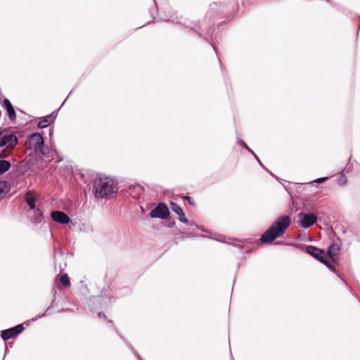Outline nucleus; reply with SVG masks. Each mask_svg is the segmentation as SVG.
Returning <instances> with one entry per match:
<instances>
[{
    "mask_svg": "<svg viewBox=\"0 0 360 360\" xmlns=\"http://www.w3.org/2000/svg\"><path fill=\"white\" fill-rule=\"evenodd\" d=\"M290 218L288 215H283L278 217L262 235L260 240L264 243H271L284 234L285 230L290 226Z\"/></svg>",
    "mask_w": 360,
    "mask_h": 360,
    "instance_id": "1",
    "label": "nucleus"
},
{
    "mask_svg": "<svg viewBox=\"0 0 360 360\" xmlns=\"http://www.w3.org/2000/svg\"><path fill=\"white\" fill-rule=\"evenodd\" d=\"M93 190L96 198H103L116 192V184L108 177L97 176L94 182Z\"/></svg>",
    "mask_w": 360,
    "mask_h": 360,
    "instance_id": "2",
    "label": "nucleus"
},
{
    "mask_svg": "<svg viewBox=\"0 0 360 360\" xmlns=\"http://www.w3.org/2000/svg\"><path fill=\"white\" fill-rule=\"evenodd\" d=\"M44 143L43 137L39 133L31 134L26 142L27 148L33 150L34 152H39L43 155H47L49 153V148Z\"/></svg>",
    "mask_w": 360,
    "mask_h": 360,
    "instance_id": "3",
    "label": "nucleus"
},
{
    "mask_svg": "<svg viewBox=\"0 0 360 360\" xmlns=\"http://www.w3.org/2000/svg\"><path fill=\"white\" fill-rule=\"evenodd\" d=\"M306 251L309 255L324 264L329 269L336 272L335 268L327 260L326 255L323 250L312 245H308L306 248Z\"/></svg>",
    "mask_w": 360,
    "mask_h": 360,
    "instance_id": "4",
    "label": "nucleus"
},
{
    "mask_svg": "<svg viewBox=\"0 0 360 360\" xmlns=\"http://www.w3.org/2000/svg\"><path fill=\"white\" fill-rule=\"evenodd\" d=\"M17 143L15 135L9 132H0V147L6 146L8 149H13Z\"/></svg>",
    "mask_w": 360,
    "mask_h": 360,
    "instance_id": "5",
    "label": "nucleus"
},
{
    "mask_svg": "<svg viewBox=\"0 0 360 360\" xmlns=\"http://www.w3.org/2000/svg\"><path fill=\"white\" fill-rule=\"evenodd\" d=\"M300 226L304 229H308L317 221V217L314 214L300 212L298 214Z\"/></svg>",
    "mask_w": 360,
    "mask_h": 360,
    "instance_id": "6",
    "label": "nucleus"
},
{
    "mask_svg": "<svg viewBox=\"0 0 360 360\" xmlns=\"http://www.w3.org/2000/svg\"><path fill=\"white\" fill-rule=\"evenodd\" d=\"M169 211L167 206L164 203H159L158 206L151 210L150 216L152 218H160L165 219L169 216Z\"/></svg>",
    "mask_w": 360,
    "mask_h": 360,
    "instance_id": "7",
    "label": "nucleus"
},
{
    "mask_svg": "<svg viewBox=\"0 0 360 360\" xmlns=\"http://www.w3.org/2000/svg\"><path fill=\"white\" fill-rule=\"evenodd\" d=\"M24 330L23 324H18L13 328L1 331V338L4 340L14 338Z\"/></svg>",
    "mask_w": 360,
    "mask_h": 360,
    "instance_id": "8",
    "label": "nucleus"
},
{
    "mask_svg": "<svg viewBox=\"0 0 360 360\" xmlns=\"http://www.w3.org/2000/svg\"><path fill=\"white\" fill-rule=\"evenodd\" d=\"M51 216L54 221L61 224H67L70 221L69 217L65 212L61 211H53Z\"/></svg>",
    "mask_w": 360,
    "mask_h": 360,
    "instance_id": "9",
    "label": "nucleus"
},
{
    "mask_svg": "<svg viewBox=\"0 0 360 360\" xmlns=\"http://www.w3.org/2000/svg\"><path fill=\"white\" fill-rule=\"evenodd\" d=\"M3 105L6 109L9 119L11 120H15L16 118V115L15 110L11 103L10 101L8 98H5L3 101Z\"/></svg>",
    "mask_w": 360,
    "mask_h": 360,
    "instance_id": "10",
    "label": "nucleus"
},
{
    "mask_svg": "<svg viewBox=\"0 0 360 360\" xmlns=\"http://www.w3.org/2000/svg\"><path fill=\"white\" fill-rule=\"evenodd\" d=\"M36 196L34 191H29L25 194V201L31 210L35 209Z\"/></svg>",
    "mask_w": 360,
    "mask_h": 360,
    "instance_id": "11",
    "label": "nucleus"
},
{
    "mask_svg": "<svg viewBox=\"0 0 360 360\" xmlns=\"http://www.w3.org/2000/svg\"><path fill=\"white\" fill-rule=\"evenodd\" d=\"M340 251V247L337 243H333L331 244L328 250V253L329 257L333 261H335V257L338 255L339 252Z\"/></svg>",
    "mask_w": 360,
    "mask_h": 360,
    "instance_id": "12",
    "label": "nucleus"
},
{
    "mask_svg": "<svg viewBox=\"0 0 360 360\" xmlns=\"http://www.w3.org/2000/svg\"><path fill=\"white\" fill-rule=\"evenodd\" d=\"M54 120V117H52V115H47L44 117L37 124L39 128H45L48 127Z\"/></svg>",
    "mask_w": 360,
    "mask_h": 360,
    "instance_id": "13",
    "label": "nucleus"
},
{
    "mask_svg": "<svg viewBox=\"0 0 360 360\" xmlns=\"http://www.w3.org/2000/svg\"><path fill=\"white\" fill-rule=\"evenodd\" d=\"M11 167V163L5 160H0V174L8 171Z\"/></svg>",
    "mask_w": 360,
    "mask_h": 360,
    "instance_id": "14",
    "label": "nucleus"
},
{
    "mask_svg": "<svg viewBox=\"0 0 360 360\" xmlns=\"http://www.w3.org/2000/svg\"><path fill=\"white\" fill-rule=\"evenodd\" d=\"M34 219L37 223L41 222L43 219V213L39 208H37L34 210Z\"/></svg>",
    "mask_w": 360,
    "mask_h": 360,
    "instance_id": "15",
    "label": "nucleus"
},
{
    "mask_svg": "<svg viewBox=\"0 0 360 360\" xmlns=\"http://www.w3.org/2000/svg\"><path fill=\"white\" fill-rule=\"evenodd\" d=\"M60 281V283L64 287H68L70 285V281L69 277L67 274L62 275Z\"/></svg>",
    "mask_w": 360,
    "mask_h": 360,
    "instance_id": "16",
    "label": "nucleus"
},
{
    "mask_svg": "<svg viewBox=\"0 0 360 360\" xmlns=\"http://www.w3.org/2000/svg\"><path fill=\"white\" fill-rule=\"evenodd\" d=\"M171 209L173 212L176 213L178 215L183 212V210L180 206L174 202H170Z\"/></svg>",
    "mask_w": 360,
    "mask_h": 360,
    "instance_id": "17",
    "label": "nucleus"
},
{
    "mask_svg": "<svg viewBox=\"0 0 360 360\" xmlns=\"http://www.w3.org/2000/svg\"><path fill=\"white\" fill-rule=\"evenodd\" d=\"M179 219L184 224H188V219L186 218L184 212H183L182 213L179 214Z\"/></svg>",
    "mask_w": 360,
    "mask_h": 360,
    "instance_id": "18",
    "label": "nucleus"
},
{
    "mask_svg": "<svg viewBox=\"0 0 360 360\" xmlns=\"http://www.w3.org/2000/svg\"><path fill=\"white\" fill-rule=\"evenodd\" d=\"M3 187L6 188L5 182H0V197H1L2 194L6 193L7 191H4Z\"/></svg>",
    "mask_w": 360,
    "mask_h": 360,
    "instance_id": "19",
    "label": "nucleus"
},
{
    "mask_svg": "<svg viewBox=\"0 0 360 360\" xmlns=\"http://www.w3.org/2000/svg\"><path fill=\"white\" fill-rule=\"evenodd\" d=\"M328 178L327 177H321V178H319V179H316L314 182L317 183V184H321L324 181H326Z\"/></svg>",
    "mask_w": 360,
    "mask_h": 360,
    "instance_id": "20",
    "label": "nucleus"
},
{
    "mask_svg": "<svg viewBox=\"0 0 360 360\" xmlns=\"http://www.w3.org/2000/svg\"><path fill=\"white\" fill-rule=\"evenodd\" d=\"M49 308H48L44 313H43L42 314L37 315L34 319H32V321H36L38 319H40V318L46 315V313L49 311Z\"/></svg>",
    "mask_w": 360,
    "mask_h": 360,
    "instance_id": "21",
    "label": "nucleus"
},
{
    "mask_svg": "<svg viewBox=\"0 0 360 360\" xmlns=\"http://www.w3.org/2000/svg\"><path fill=\"white\" fill-rule=\"evenodd\" d=\"M184 198L188 201V202L190 205H195L193 200H192V198L190 196H185Z\"/></svg>",
    "mask_w": 360,
    "mask_h": 360,
    "instance_id": "22",
    "label": "nucleus"
},
{
    "mask_svg": "<svg viewBox=\"0 0 360 360\" xmlns=\"http://www.w3.org/2000/svg\"><path fill=\"white\" fill-rule=\"evenodd\" d=\"M251 153L253 154V155L255 156V158H256V160L258 161V162L261 165H262V162H260L259 159L258 158V157L254 153V152L252 150Z\"/></svg>",
    "mask_w": 360,
    "mask_h": 360,
    "instance_id": "23",
    "label": "nucleus"
},
{
    "mask_svg": "<svg viewBox=\"0 0 360 360\" xmlns=\"http://www.w3.org/2000/svg\"><path fill=\"white\" fill-rule=\"evenodd\" d=\"M242 143H243V146L246 148L247 150H248L249 151H252V150L250 148H248V146L243 142L242 141Z\"/></svg>",
    "mask_w": 360,
    "mask_h": 360,
    "instance_id": "24",
    "label": "nucleus"
},
{
    "mask_svg": "<svg viewBox=\"0 0 360 360\" xmlns=\"http://www.w3.org/2000/svg\"><path fill=\"white\" fill-rule=\"evenodd\" d=\"M346 184V180H342V182H340V185H345Z\"/></svg>",
    "mask_w": 360,
    "mask_h": 360,
    "instance_id": "25",
    "label": "nucleus"
},
{
    "mask_svg": "<svg viewBox=\"0 0 360 360\" xmlns=\"http://www.w3.org/2000/svg\"><path fill=\"white\" fill-rule=\"evenodd\" d=\"M346 184V180H342V182H340V185H345Z\"/></svg>",
    "mask_w": 360,
    "mask_h": 360,
    "instance_id": "26",
    "label": "nucleus"
},
{
    "mask_svg": "<svg viewBox=\"0 0 360 360\" xmlns=\"http://www.w3.org/2000/svg\"><path fill=\"white\" fill-rule=\"evenodd\" d=\"M98 316L99 317H101V316H102L103 319H105V316L104 314L101 315V313H98Z\"/></svg>",
    "mask_w": 360,
    "mask_h": 360,
    "instance_id": "27",
    "label": "nucleus"
},
{
    "mask_svg": "<svg viewBox=\"0 0 360 360\" xmlns=\"http://www.w3.org/2000/svg\"><path fill=\"white\" fill-rule=\"evenodd\" d=\"M129 346L130 347L131 349V350H132V351H133L136 354H136V352L134 349V348H133L130 345H129Z\"/></svg>",
    "mask_w": 360,
    "mask_h": 360,
    "instance_id": "28",
    "label": "nucleus"
},
{
    "mask_svg": "<svg viewBox=\"0 0 360 360\" xmlns=\"http://www.w3.org/2000/svg\"><path fill=\"white\" fill-rule=\"evenodd\" d=\"M242 141H243L242 140L238 139V143L240 145L243 146Z\"/></svg>",
    "mask_w": 360,
    "mask_h": 360,
    "instance_id": "29",
    "label": "nucleus"
}]
</instances>
